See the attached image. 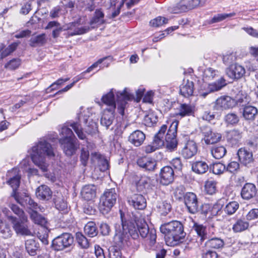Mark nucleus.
I'll list each match as a JSON object with an SVG mask.
<instances>
[{
    "label": "nucleus",
    "instance_id": "1",
    "mask_svg": "<svg viewBox=\"0 0 258 258\" xmlns=\"http://www.w3.org/2000/svg\"><path fill=\"white\" fill-rule=\"evenodd\" d=\"M119 213L121 227L119 224H115L114 240L120 247L130 246L131 245V238L137 239L139 237L138 231L132 222H130L131 216L121 210H119Z\"/></svg>",
    "mask_w": 258,
    "mask_h": 258
},
{
    "label": "nucleus",
    "instance_id": "2",
    "mask_svg": "<svg viewBox=\"0 0 258 258\" xmlns=\"http://www.w3.org/2000/svg\"><path fill=\"white\" fill-rule=\"evenodd\" d=\"M54 156L52 146L44 139H41L32 147V160L43 172L47 170L48 164L46 162V159L53 158Z\"/></svg>",
    "mask_w": 258,
    "mask_h": 258
},
{
    "label": "nucleus",
    "instance_id": "3",
    "mask_svg": "<svg viewBox=\"0 0 258 258\" xmlns=\"http://www.w3.org/2000/svg\"><path fill=\"white\" fill-rule=\"evenodd\" d=\"M160 231L165 235V239L167 245L174 246L181 242L186 235L183 226L178 221H172L162 224Z\"/></svg>",
    "mask_w": 258,
    "mask_h": 258
},
{
    "label": "nucleus",
    "instance_id": "4",
    "mask_svg": "<svg viewBox=\"0 0 258 258\" xmlns=\"http://www.w3.org/2000/svg\"><path fill=\"white\" fill-rule=\"evenodd\" d=\"M131 216L130 222H132L136 227L138 233H140L142 238H147L149 240L151 245L155 244L156 240V230L154 229L149 230V226L141 215L139 213H127Z\"/></svg>",
    "mask_w": 258,
    "mask_h": 258
},
{
    "label": "nucleus",
    "instance_id": "5",
    "mask_svg": "<svg viewBox=\"0 0 258 258\" xmlns=\"http://www.w3.org/2000/svg\"><path fill=\"white\" fill-rule=\"evenodd\" d=\"M101 100L107 106L103 112L100 120L101 124L106 129L112 124L114 119V111L116 108V103L114 98L113 89L102 97Z\"/></svg>",
    "mask_w": 258,
    "mask_h": 258
},
{
    "label": "nucleus",
    "instance_id": "6",
    "mask_svg": "<svg viewBox=\"0 0 258 258\" xmlns=\"http://www.w3.org/2000/svg\"><path fill=\"white\" fill-rule=\"evenodd\" d=\"M118 194L114 188L105 191L100 199L99 208L103 214H107L113 207L118 198Z\"/></svg>",
    "mask_w": 258,
    "mask_h": 258
},
{
    "label": "nucleus",
    "instance_id": "7",
    "mask_svg": "<svg viewBox=\"0 0 258 258\" xmlns=\"http://www.w3.org/2000/svg\"><path fill=\"white\" fill-rule=\"evenodd\" d=\"M206 0H180L178 3L170 6L168 11L171 13L178 14L185 12L203 6Z\"/></svg>",
    "mask_w": 258,
    "mask_h": 258
},
{
    "label": "nucleus",
    "instance_id": "8",
    "mask_svg": "<svg viewBox=\"0 0 258 258\" xmlns=\"http://www.w3.org/2000/svg\"><path fill=\"white\" fill-rule=\"evenodd\" d=\"M177 126V122H172L165 137V142L164 145H165L167 150L170 152L175 150L177 147L178 142L176 139Z\"/></svg>",
    "mask_w": 258,
    "mask_h": 258
},
{
    "label": "nucleus",
    "instance_id": "9",
    "mask_svg": "<svg viewBox=\"0 0 258 258\" xmlns=\"http://www.w3.org/2000/svg\"><path fill=\"white\" fill-rule=\"evenodd\" d=\"M74 242V237L71 233H63L57 236L52 241V248L55 251H60L70 247Z\"/></svg>",
    "mask_w": 258,
    "mask_h": 258
},
{
    "label": "nucleus",
    "instance_id": "10",
    "mask_svg": "<svg viewBox=\"0 0 258 258\" xmlns=\"http://www.w3.org/2000/svg\"><path fill=\"white\" fill-rule=\"evenodd\" d=\"M167 128V126L165 124L161 126L158 133L155 135L152 143L144 147V151L146 153H152L164 145L163 139Z\"/></svg>",
    "mask_w": 258,
    "mask_h": 258
},
{
    "label": "nucleus",
    "instance_id": "11",
    "mask_svg": "<svg viewBox=\"0 0 258 258\" xmlns=\"http://www.w3.org/2000/svg\"><path fill=\"white\" fill-rule=\"evenodd\" d=\"M13 227L16 233L21 235L31 236L32 233L28 228L27 216L18 219L16 217L12 221Z\"/></svg>",
    "mask_w": 258,
    "mask_h": 258
},
{
    "label": "nucleus",
    "instance_id": "12",
    "mask_svg": "<svg viewBox=\"0 0 258 258\" xmlns=\"http://www.w3.org/2000/svg\"><path fill=\"white\" fill-rule=\"evenodd\" d=\"M61 147L64 153L69 156H71L76 153L78 148L77 139L73 138H61L59 140Z\"/></svg>",
    "mask_w": 258,
    "mask_h": 258
},
{
    "label": "nucleus",
    "instance_id": "13",
    "mask_svg": "<svg viewBox=\"0 0 258 258\" xmlns=\"http://www.w3.org/2000/svg\"><path fill=\"white\" fill-rule=\"evenodd\" d=\"M197 152V143L194 140H188L183 144L180 154L184 159H189L194 157Z\"/></svg>",
    "mask_w": 258,
    "mask_h": 258
},
{
    "label": "nucleus",
    "instance_id": "14",
    "mask_svg": "<svg viewBox=\"0 0 258 258\" xmlns=\"http://www.w3.org/2000/svg\"><path fill=\"white\" fill-rule=\"evenodd\" d=\"M127 89L125 88L122 91L115 92L116 95V102L117 104V110L121 115H124V108L127 101L132 98V95L128 93Z\"/></svg>",
    "mask_w": 258,
    "mask_h": 258
},
{
    "label": "nucleus",
    "instance_id": "15",
    "mask_svg": "<svg viewBox=\"0 0 258 258\" xmlns=\"http://www.w3.org/2000/svg\"><path fill=\"white\" fill-rule=\"evenodd\" d=\"M184 204L191 214H196L198 212L199 203L196 195L193 192H188L184 196Z\"/></svg>",
    "mask_w": 258,
    "mask_h": 258
},
{
    "label": "nucleus",
    "instance_id": "16",
    "mask_svg": "<svg viewBox=\"0 0 258 258\" xmlns=\"http://www.w3.org/2000/svg\"><path fill=\"white\" fill-rule=\"evenodd\" d=\"M110 59V56L104 57L103 58L98 59L96 62H95L93 64H92L90 67H89L87 69L86 71L82 73L80 75H78L76 78H75L74 79V82L72 84L67 85L66 87H64L62 90L58 91L56 93V94H60L63 92L68 91L74 85V84L75 83H76L77 82H78L79 80H81L82 79H83L84 78V76L86 73L90 72L94 69L96 68L98 66L99 64L102 63L104 60H105L106 59Z\"/></svg>",
    "mask_w": 258,
    "mask_h": 258
},
{
    "label": "nucleus",
    "instance_id": "17",
    "mask_svg": "<svg viewBox=\"0 0 258 258\" xmlns=\"http://www.w3.org/2000/svg\"><path fill=\"white\" fill-rule=\"evenodd\" d=\"M14 198L18 203L22 206H27L31 210V212L42 211L40 206L34 202L29 196H25L24 198L20 197L18 194L14 195Z\"/></svg>",
    "mask_w": 258,
    "mask_h": 258
},
{
    "label": "nucleus",
    "instance_id": "18",
    "mask_svg": "<svg viewBox=\"0 0 258 258\" xmlns=\"http://www.w3.org/2000/svg\"><path fill=\"white\" fill-rule=\"evenodd\" d=\"M225 72L228 77L233 80L240 79L245 74L244 68L238 63H234V65L228 67Z\"/></svg>",
    "mask_w": 258,
    "mask_h": 258
},
{
    "label": "nucleus",
    "instance_id": "19",
    "mask_svg": "<svg viewBox=\"0 0 258 258\" xmlns=\"http://www.w3.org/2000/svg\"><path fill=\"white\" fill-rule=\"evenodd\" d=\"M237 155L239 162L245 166H251L253 162L252 153L249 149L245 148H240L237 152Z\"/></svg>",
    "mask_w": 258,
    "mask_h": 258
},
{
    "label": "nucleus",
    "instance_id": "20",
    "mask_svg": "<svg viewBox=\"0 0 258 258\" xmlns=\"http://www.w3.org/2000/svg\"><path fill=\"white\" fill-rule=\"evenodd\" d=\"M127 202L135 209L143 210L147 206L146 200L141 194H134L128 197Z\"/></svg>",
    "mask_w": 258,
    "mask_h": 258
},
{
    "label": "nucleus",
    "instance_id": "21",
    "mask_svg": "<svg viewBox=\"0 0 258 258\" xmlns=\"http://www.w3.org/2000/svg\"><path fill=\"white\" fill-rule=\"evenodd\" d=\"M236 106L234 98L229 96H223L218 98L215 102V107L217 109H227Z\"/></svg>",
    "mask_w": 258,
    "mask_h": 258
},
{
    "label": "nucleus",
    "instance_id": "22",
    "mask_svg": "<svg viewBox=\"0 0 258 258\" xmlns=\"http://www.w3.org/2000/svg\"><path fill=\"white\" fill-rule=\"evenodd\" d=\"M226 80L221 77L215 82L209 84L205 91L200 93V95L205 98L209 93L220 90L226 85Z\"/></svg>",
    "mask_w": 258,
    "mask_h": 258
},
{
    "label": "nucleus",
    "instance_id": "23",
    "mask_svg": "<svg viewBox=\"0 0 258 258\" xmlns=\"http://www.w3.org/2000/svg\"><path fill=\"white\" fill-rule=\"evenodd\" d=\"M88 119L89 116L87 115H80L79 116V121L73 122L70 124V126L73 128L80 140H85L86 137L85 134L83 132V128L81 123L83 122L85 124H87Z\"/></svg>",
    "mask_w": 258,
    "mask_h": 258
},
{
    "label": "nucleus",
    "instance_id": "24",
    "mask_svg": "<svg viewBox=\"0 0 258 258\" xmlns=\"http://www.w3.org/2000/svg\"><path fill=\"white\" fill-rule=\"evenodd\" d=\"M160 175V182L163 185H168L173 182L174 173L170 166H166L161 169Z\"/></svg>",
    "mask_w": 258,
    "mask_h": 258
},
{
    "label": "nucleus",
    "instance_id": "25",
    "mask_svg": "<svg viewBox=\"0 0 258 258\" xmlns=\"http://www.w3.org/2000/svg\"><path fill=\"white\" fill-rule=\"evenodd\" d=\"M8 176H10V179L7 181V183L13 188L12 197H14L15 194H17L16 190L20 185L21 175L18 173L17 169H13L8 172Z\"/></svg>",
    "mask_w": 258,
    "mask_h": 258
},
{
    "label": "nucleus",
    "instance_id": "26",
    "mask_svg": "<svg viewBox=\"0 0 258 258\" xmlns=\"http://www.w3.org/2000/svg\"><path fill=\"white\" fill-rule=\"evenodd\" d=\"M257 190L254 184L250 183H245L241 191V197L244 200H249L256 194Z\"/></svg>",
    "mask_w": 258,
    "mask_h": 258
},
{
    "label": "nucleus",
    "instance_id": "27",
    "mask_svg": "<svg viewBox=\"0 0 258 258\" xmlns=\"http://www.w3.org/2000/svg\"><path fill=\"white\" fill-rule=\"evenodd\" d=\"M52 191L50 188L46 185H41L36 189V197L42 201H48L52 197Z\"/></svg>",
    "mask_w": 258,
    "mask_h": 258
},
{
    "label": "nucleus",
    "instance_id": "28",
    "mask_svg": "<svg viewBox=\"0 0 258 258\" xmlns=\"http://www.w3.org/2000/svg\"><path fill=\"white\" fill-rule=\"evenodd\" d=\"M81 195L85 200H92L96 197V188L93 184L86 185L82 188Z\"/></svg>",
    "mask_w": 258,
    "mask_h": 258
},
{
    "label": "nucleus",
    "instance_id": "29",
    "mask_svg": "<svg viewBox=\"0 0 258 258\" xmlns=\"http://www.w3.org/2000/svg\"><path fill=\"white\" fill-rule=\"evenodd\" d=\"M145 138V135L143 132L136 130L130 135L128 141L134 146L139 147L143 143Z\"/></svg>",
    "mask_w": 258,
    "mask_h": 258
},
{
    "label": "nucleus",
    "instance_id": "30",
    "mask_svg": "<svg viewBox=\"0 0 258 258\" xmlns=\"http://www.w3.org/2000/svg\"><path fill=\"white\" fill-rule=\"evenodd\" d=\"M177 110L176 115L183 117L192 115L195 112V107L190 104L181 103L179 105Z\"/></svg>",
    "mask_w": 258,
    "mask_h": 258
},
{
    "label": "nucleus",
    "instance_id": "31",
    "mask_svg": "<svg viewBox=\"0 0 258 258\" xmlns=\"http://www.w3.org/2000/svg\"><path fill=\"white\" fill-rule=\"evenodd\" d=\"M194 89V82L187 80L180 86V94L183 97L188 98L193 95Z\"/></svg>",
    "mask_w": 258,
    "mask_h": 258
},
{
    "label": "nucleus",
    "instance_id": "32",
    "mask_svg": "<svg viewBox=\"0 0 258 258\" xmlns=\"http://www.w3.org/2000/svg\"><path fill=\"white\" fill-rule=\"evenodd\" d=\"M25 249L29 255H36L39 251V243L33 239H27L25 241Z\"/></svg>",
    "mask_w": 258,
    "mask_h": 258
},
{
    "label": "nucleus",
    "instance_id": "33",
    "mask_svg": "<svg viewBox=\"0 0 258 258\" xmlns=\"http://www.w3.org/2000/svg\"><path fill=\"white\" fill-rule=\"evenodd\" d=\"M104 14L101 9H96L92 18L90 21V25L93 27H98L105 23Z\"/></svg>",
    "mask_w": 258,
    "mask_h": 258
},
{
    "label": "nucleus",
    "instance_id": "34",
    "mask_svg": "<svg viewBox=\"0 0 258 258\" xmlns=\"http://www.w3.org/2000/svg\"><path fill=\"white\" fill-rule=\"evenodd\" d=\"M137 164L146 170L153 171L156 167V161L146 157L139 158L137 161Z\"/></svg>",
    "mask_w": 258,
    "mask_h": 258
},
{
    "label": "nucleus",
    "instance_id": "35",
    "mask_svg": "<svg viewBox=\"0 0 258 258\" xmlns=\"http://www.w3.org/2000/svg\"><path fill=\"white\" fill-rule=\"evenodd\" d=\"M192 230L196 232L198 239H199L200 243H202L208 238L207 228L203 225L195 223L192 227Z\"/></svg>",
    "mask_w": 258,
    "mask_h": 258
},
{
    "label": "nucleus",
    "instance_id": "36",
    "mask_svg": "<svg viewBox=\"0 0 258 258\" xmlns=\"http://www.w3.org/2000/svg\"><path fill=\"white\" fill-rule=\"evenodd\" d=\"M224 241L218 237H214L209 239L205 242V246L209 249H219L224 246Z\"/></svg>",
    "mask_w": 258,
    "mask_h": 258
},
{
    "label": "nucleus",
    "instance_id": "37",
    "mask_svg": "<svg viewBox=\"0 0 258 258\" xmlns=\"http://www.w3.org/2000/svg\"><path fill=\"white\" fill-rule=\"evenodd\" d=\"M191 169L196 173L203 174L207 172L209 167L205 161H198L192 163Z\"/></svg>",
    "mask_w": 258,
    "mask_h": 258
},
{
    "label": "nucleus",
    "instance_id": "38",
    "mask_svg": "<svg viewBox=\"0 0 258 258\" xmlns=\"http://www.w3.org/2000/svg\"><path fill=\"white\" fill-rule=\"evenodd\" d=\"M20 43V42H13L5 48V45L2 44L0 49V59H2L11 54L17 49Z\"/></svg>",
    "mask_w": 258,
    "mask_h": 258
},
{
    "label": "nucleus",
    "instance_id": "39",
    "mask_svg": "<svg viewBox=\"0 0 258 258\" xmlns=\"http://www.w3.org/2000/svg\"><path fill=\"white\" fill-rule=\"evenodd\" d=\"M94 145L91 143L86 142V146L82 147L81 151L80 161L84 166H86L88 163L89 157V150L93 148Z\"/></svg>",
    "mask_w": 258,
    "mask_h": 258
},
{
    "label": "nucleus",
    "instance_id": "40",
    "mask_svg": "<svg viewBox=\"0 0 258 258\" xmlns=\"http://www.w3.org/2000/svg\"><path fill=\"white\" fill-rule=\"evenodd\" d=\"M249 224L244 219H238L232 226V230L235 233L243 232L249 227Z\"/></svg>",
    "mask_w": 258,
    "mask_h": 258
},
{
    "label": "nucleus",
    "instance_id": "41",
    "mask_svg": "<svg viewBox=\"0 0 258 258\" xmlns=\"http://www.w3.org/2000/svg\"><path fill=\"white\" fill-rule=\"evenodd\" d=\"M46 42V36L44 33L33 36L29 40V45L33 47L42 46Z\"/></svg>",
    "mask_w": 258,
    "mask_h": 258
},
{
    "label": "nucleus",
    "instance_id": "42",
    "mask_svg": "<svg viewBox=\"0 0 258 258\" xmlns=\"http://www.w3.org/2000/svg\"><path fill=\"white\" fill-rule=\"evenodd\" d=\"M257 113V109L252 106H245L243 108V116L246 120H253Z\"/></svg>",
    "mask_w": 258,
    "mask_h": 258
},
{
    "label": "nucleus",
    "instance_id": "43",
    "mask_svg": "<svg viewBox=\"0 0 258 258\" xmlns=\"http://www.w3.org/2000/svg\"><path fill=\"white\" fill-rule=\"evenodd\" d=\"M55 208L63 213L68 212V205L67 202L64 201L62 197L60 195L56 196L53 199Z\"/></svg>",
    "mask_w": 258,
    "mask_h": 258
},
{
    "label": "nucleus",
    "instance_id": "44",
    "mask_svg": "<svg viewBox=\"0 0 258 258\" xmlns=\"http://www.w3.org/2000/svg\"><path fill=\"white\" fill-rule=\"evenodd\" d=\"M84 232L88 236L94 237L98 234V229L94 222H88L84 227Z\"/></svg>",
    "mask_w": 258,
    "mask_h": 258
},
{
    "label": "nucleus",
    "instance_id": "45",
    "mask_svg": "<svg viewBox=\"0 0 258 258\" xmlns=\"http://www.w3.org/2000/svg\"><path fill=\"white\" fill-rule=\"evenodd\" d=\"M157 211L163 216H166L171 210V206L166 201L159 202L156 205Z\"/></svg>",
    "mask_w": 258,
    "mask_h": 258
},
{
    "label": "nucleus",
    "instance_id": "46",
    "mask_svg": "<svg viewBox=\"0 0 258 258\" xmlns=\"http://www.w3.org/2000/svg\"><path fill=\"white\" fill-rule=\"evenodd\" d=\"M211 152L214 158L220 159L225 155L226 150L223 146H214L211 148Z\"/></svg>",
    "mask_w": 258,
    "mask_h": 258
},
{
    "label": "nucleus",
    "instance_id": "47",
    "mask_svg": "<svg viewBox=\"0 0 258 258\" xmlns=\"http://www.w3.org/2000/svg\"><path fill=\"white\" fill-rule=\"evenodd\" d=\"M0 234L4 238H8L11 237L12 231L10 225L7 222L0 221Z\"/></svg>",
    "mask_w": 258,
    "mask_h": 258
},
{
    "label": "nucleus",
    "instance_id": "48",
    "mask_svg": "<svg viewBox=\"0 0 258 258\" xmlns=\"http://www.w3.org/2000/svg\"><path fill=\"white\" fill-rule=\"evenodd\" d=\"M235 102H236V106H245L249 101V97L246 93L242 91L239 92L235 97Z\"/></svg>",
    "mask_w": 258,
    "mask_h": 258
},
{
    "label": "nucleus",
    "instance_id": "49",
    "mask_svg": "<svg viewBox=\"0 0 258 258\" xmlns=\"http://www.w3.org/2000/svg\"><path fill=\"white\" fill-rule=\"evenodd\" d=\"M31 219L36 224L42 226H45L47 223V220L41 215L38 213L37 212H30Z\"/></svg>",
    "mask_w": 258,
    "mask_h": 258
},
{
    "label": "nucleus",
    "instance_id": "50",
    "mask_svg": "<svg viewBox=\"0 0 258 258\" xmlns=\"http://www.w3.org/2000/svg\"><path fill=\"white\" fill-rule=\"evenodd\" d=\"M76 240L79 245L83 249H87L90 246L89 240L81 232H77L76 234Z\"/></svg>",
    "mask_w": 258,
    "mask_h": 258
},
{
    "label": "nucleus",
    "instance_id": "51",
    "mask_svg": "<svg viewBox=\"0 0 258 258\" xmlns=\"http://www.w3.org/2000/svg\"><path fill=\"white\" fill-rule=\"evenodd\" d=\"M241 138V135L239 131L236 130L231 131L228 136V140L233 145H236Z\"/></svg>",
    "mask_w": 258,
    "mask_h": 258
},
{
    "label": "nucleus",
    "instance_id": "52",
    "mask_svg": "<svg viewBox=\"0 0 258 258\" xmlns=\"http://www.w3.org/2000/svg\"><path fill=\"white\" fill-rule=\"evenodd\" d=\"M239 204L236 201L229 202L224 208V212L228 215H232L234 214L239 208Z\"/></svg>",
    "mask_w": 258,
    "mask_h": 258
},
{
    "label": "nucleus",
    "instance_id": "53",
    "mask_svg": "<svg viewBox=\"0 0 258 258\" xmlns=\"http://www.w3.org/2000/svg\"><path fill=\"white\" fill-rule=\"evenodd\" d=\"M236 60V54L234 53H227L223 56V62L227 66L230 67L231 65H234Z\"/></svg>",
    "mask_w": 258,
    "mask_h": 258
},
{
    "label": "nucleus",
    "instance_id": "54",
    "mask_svg": "<svg viewBox=\"0 0 258 258\" xmlns=\"http://www.w3.org/2000/svg\"><path fill=\"white\" fill-rule=\"evenodd\" d=\"M221 137V134L212 132L206 139H204V141L207 145L213 144L220 141Z\"/></svg>",
    "mask_w": 258,
    "mask_h": 258
},
{
    "label": "nucleus",
    "instance_id": "55",
    "mask_svg": "<svg viewBox=\"0 0 258 258\" xmlns=\"http://www.w3.org/2000/svg\"><path fill=\"white\" fill-rule=\"evenodd\" d=\"M224 120L228 124L234 125L239 122V118L236 113L231 112L225 116Z\"/></svg>",
    "mask_w": 258,
    "mask_h": 258
},
{
    "label": "nucleus",
    "instance_id": "56",
    "mask_svg": "<svg viewBox=\"0 0 258 258\" xmlns=\"http://www.w3.org/2000/svg\"><path fill=\"white\" fill-rule=\"evenodd\" d=\"M217 182L214 180H208L205 184L206 192L209 195H213L217 191Z\"/></svg>",
    "mask_w": 258,
    "mask_h": 258
},
{
    "label": "nucleus",
    "instance_id": "57",
    "mask_svg": "<svg viewBox=\"0 0 258 258\" xmlns=\"http://www.w3.org/2000/svg\"><path fill=\"white\" fill-rule=\"evenodd\" d=\"M210 170L215 174H221L226 170V166L220 162L215 163L210 168Z\"/></svg>",
    "mask_w": 258,
    "mask_h": 258
},
{
    "label": "nucleus",
    "instance_id": "58",
    "mask_svg": "<svg viewBox=\"0 0 258 258\" xmlns=\"http://www.w3.org/2000/svg\"><path fill=\"white\" fill-rule=\"evenodd\" d=\"M21 63L19 58H13L5 64V68L10 70H15L19 68Z\"/></svg>",
    "mask_w": 258,
    "mask_h": 258
},
{
    "label": "nucleus",
    "instance_id": "59",
    "mask_svg": "<svg viewBox=\"0 0 258 258\" xmlns=\"http://www.w3.org/2000/svg\"><path fill=\"white\" fill-rule=\"evenodd\" d=\"M168 19L162 17H158L150 22V24L154 27H158L167 23Z\"/></svg>",
    "mask_w": 258,
    "mask_h": 258
},
{
    "label": "nucleus",
    "instance_id": "60",
    "mask_svg": "<svg viewBox=\"0 0 258 258\" xmlns=\"http://www.w3.org/2000/svg\"><path fill=\"white\" fill-rule=\"evenodd\" d=\"M90 28L88 26H85L80 28H76L73 32L69 31L67 33V36H73L76 35H81L88 32Z\"/></svg>",
    "mask_w": 258,
    "mask_h": 258
},
{
    "label": "nucleus",
    "instance_id": "61",
    "mask_svg": "<svg viewBox=\"0 0 258 258\" xmlns=\"http://www.w3.org/2000/svg\"><path fill=\"white\" fill-rule=\"evenodd\" d=\"M235 15V13H232L229 14H219L217 15H215L212 19L211 22L212 23H217L221 22L228 17H231L234 16Z\"/></svg>",
    "mask_w": 258,
    "mask_h": 258
},
{
    "label": "nucleus",
    "instance_id": "62",
    "mask_svg": "<svg viewBox=\"0 0 258 258\" xmlns=\"http://www.w3.org/2000/svg\"><path fill=\"white\" fill-rule=\"evenodd\" d=\"M218 72L213 68H208L205 70L203 76L205 79L208 80L213 79L216 76H218Z\"/></svg>",
    "mask_w": 258,
    "mask_h": 258
},
{
    "label": "nucleus",
    "instance_id": "63",
    "mask_svg": "<svg viewBox=\"0 0 258 258\" xmlns=\"http://www.w3.org/2000/svg\"><path fill=\"white\" fill-rule=\"evenodd\" d=\"M219 255L215 251L209 249L202 250V258H218Z\"/></svg>",
    "mask_w": 258,
    "mask_h": 258
},
{
    "label": "nucleus",
    "instance_id": "64",
    "mask_svg": "<svg viewBox=\"0 0 258 258\" xmlns=\"http://www.w3.org/2000/svg\"><path fill=\"white\" fill-rule=\"evenodd\" d=\"M148 185L149 179L147 177H142L137 183V188L140 191H143Z\"/></svg>",
    "mask_w": 258,
    "mask_h": 258
}]
</instances>
